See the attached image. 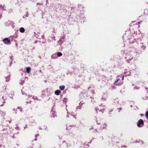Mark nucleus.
<instances>
[{
  "label": "nucleus",
  "mask_w": 148,
  "mask_h": 148,
  "mask_svg": "<svg viewBox=\"0 0 148 148\" xmlns=\"http://www.w3.org/2000/svg\"><path fill=\"white\" fill-rule=\"evenodd\" d=\"M18 108V109L21 112L22 111V109L21 107H19Z\"/></svg>",
  "instance_id": "17"
},
{
  "label": "nucleus",
  "mask_w": 148,
  "mask_h": 148,
  "mask_svg": "<svg viewBox=\"0 0 148 148\" xmlns=\"http://www.w3.org/2000/svg\"><path fill=\"white\" fill-rule=\"evenodd\" d=\"M0 114L1 115V116L3 117L5 116V112L4 111H0Z\"/></svg>",
  "instance_id": "9"
},
{
  "label": "nucleus",
  "mask_w": 148,
  "mask_h": 148,
  "mask_svg": "<svg viewBox=\"0 0 148 148\" xmlns=\"http://www.w3.org/2000/svg\"><path fill=\"white\" fill-rule=\"evenodd\" d=\"M2 98L3 99V100H4V101H3V103H5V99H4V97L3 96V97H2Z\"/></svg>",
  "instance_id": "20"
},
{
  "label": "nucleus",
  "mask_w": 148,
  "mask_h": 148,
  "mask_svg": "<svg viewBox=\"0 0 148 148\" xmlns=\"http://www.w3.org/2000/svg\"><path fill=\"white\" fill-rule=\"evenodd\" d=\"M119 79H118L115 82V83H116V82H117Z\"/></svg>",
  "instance_id": "24"
},
{
  "label": "nucleus",
  "mask_w": 148,
  "mask_h": 148,
  "mask_svg": "<svg viewBox=\"0 0 148 148\" xmlns=\"http://www.w3.org/2000/svg\"><path fill=\"white\" fill-rule=\"evenodd\" d=\"M22 94H23V95H24V93H23V92H22Z\"/></svg>",
  "instance_id": "34"
},
{
  "label": "nucleus",
  "mask_w": 148,
  "mask_h": 148,
  "mask_svg": "<svg viewBox=\"0 0 148 148\" xmlns=\"http://www.w3.org/2000/svg\"><path fill=\"white\" fill-rule=\"evenodd\" d=\"M66 117H68V115H67V116H66Z\"/></svg>",
  "instance_id": "36"
},
{
  "label": "nucleus",
  "mask_w": 148,
  "mask_h": 148,
  "mask_svg": "<svg viewBox=\"0 0 148 148\" xmlns=\"http://www.w3.org/2000/svg\"><path fill=\"white\" fill-rule=\"evenodd\" d=\"M3 41L4 42V44L6 45H10L11 44L10 39L8 38H5L3 39Z\"/></svg>",
  "instance_id": "2"
},
{
  "label": "nucleus",
  "mask_w": 148,
  "mask_h": 148,
  "mask_svg": "<svg viewBox=\"0 0 148 148\" xmlns=\"http://www.w3.org/2000/svg\"><path fill=\"white\" fill-rule=\"evenodd\" d=\"M139 88L138 87H136L134 89H138Z\"/></svg>",
  "instance_id": "27"
},
{
  "label": "nucleus",
  "mask_w": 148,
  "mask_h": 148,
  "mask_svg": "<svg viewBox=\"0 0 148 148\" xmlns=\"http://www.w3.org/2000/svg\"><path fill=\"white\" fill-rule=\"evenodd\" d=\"M122 84V82H121V83H117L116 84V85H118V86H119L121 84Z\"/></svg>",
  "instance_id": "21"
},
{
  "label": "nucleus",
  "mask_w": 148,
  "mask_h": 148,
  "mask_svg": "<svg viewBox=\"0 0 148 148\" xmlns=\"http://www.w3.org/2000/svg\"><path fill=\"white\" fill-rule=\"evenodd\" d=\"M39 135V134H36V135H35V137L36 138V137L37 136H38Z\"/></svg>",
  "instance_id": "23"
},
{
  "label": "nucleus",
  "mask_w": 148,
  "mask_h": 148,
  "mask_svg": "<svg viewBox=\"0 0 148 148\" xmlns=\"http://www.w3.org/2000/svg\"><path fill=\"white\" fill-rule=\"evenodd\" d=\"M13 111L15 114L16 113V110L15 108L13 109Z\"/></svg>",
  "instance_id": "18"
},
{
  "label": "nucleus",
  "mask_w": 148,
  "mask_h": 148,
  "mask_svg": "<svg viewBox=\"0 0 148 148\" xmlns=\"http://www.w3.org/2000/svg\"><path fill=\"white\" fill-rule=\"evenodd\" d=\"M19 31L23 33L25 32V29L23 27H21L19 29Z\"/></svg>",
  "instance_id": "10"
},
{
  "label": "nucleus",
  "mask_w": 148,
  "mask_h": 148,
  "mask_svg": "<svg viewBox=\"0 0 148 148\" xmlns=\"http://www.w3.org/2000/svg\"><path fill=\"white\" fill-rule=\"evenodd\" d=\"M146 47V46L143 45L141 47V48L143 49V50H144L145 49Z\"/></svg>",
  "instance_id": "16"
},
{
  "label": "nucleus",
  "mask_w": 148,
  "mask_h": 148,
  "mask_svg": "<svg viewBox=\"0 0 148 148\" xmlns=\"http://www.w3.org/2000/svg\"><path fill=\"white\" fill-rule=\"evenodd\" d=\"M147 74H148V73H147Z\"/></svg>",
  "instance_id": "38"
},
{
  "label": "nucleus",
  "mask_w": 148,
  "mask_h": 148,
  "mask_svg": "<svg viewBox=\"0 0 148 148\" xmlns=\"http://www.w3.org/2000/svg\"><path fill=\"white\" fill-rule=\"evenodd\" d=\"M124 77V76H123V77H122V79H123Z\"/></svg>",
  "instance_id": "28"
},
{
  "label": "nucleus",
  "mask_w": 148,
  "mask_h": 148,
  "mask_svg": "<svg viewBox=\"0 0 148 148\" xmlns=\"http://www.w3.org/2000/svg\"><path fill=\"white\" fill-rule=\"evenodd\" d=\"M63 144L64 146H66V148H68L71 146V145L69 143H67L65 141H63Z\"/></svg>",
  "instance_id": "4"
},
{
  "label": "nucleus",
  "mask_w": 148,
  "mask_h": 148,
  "mask_svg": "<svg viewBox=\"0 0 148 148\" xmlns=\"http://www.w3.org/2000/svg\"><path fill=\"white\" fill-rule=\"evenodd\" d=\"M144 125V122L142 119H140L138 122L137 126L138 127H141V125Z\"/></svg>",
  "instance_id": "3"
},
{
  "label": "nucleus",
  "mask_w": 148,
  "mask_h": 148,
  "mask_svg": "<svg viewBox=\"0 0 148 148\" xmlns=\"http://www.w3.org/2000/svg\"><path fill=\"white\" fill-rule=\"evenodd\" d=\"M12 137L13 138H14V136H12Z\"/></svg>",
  "instance_id": "37"
},
{
  "label": "nucleus",
  "mask_w": 148,
  "mask_h": 148,
  "mask_svg": "<svg viewBox=\"0 0 148 148\" xmlns=\"http://www.w3.org/2000/svg\"><path fill=\"white\" fill-rule=\"evenodd\" d=\"M65 88V86H59V88L61 90H63Z\"/></svg>",
  "instance_id": "11"
},
{
  "label": "nucleus",
  "mask_w": 148,
  "mask_h": 148,
  "mask_svg": "<svg viewBox=\"0 0 148 148\" xmlns=\"http://www.w3.org/2000/svg\"><path fill=\"white\" fill-rule=\"evenodd\" d=\"M138 54V53L135 51H130L126 53L125 58L128 63L132 64L133 62L130 61L134 56H136Z\"/></svg>",
  "instance_id": "1"
},
{
  "label": "nucleus",
  "mask_w": 148,
  "mask_h": 148,
  "mask_svg": "<svg viewBox=\"0 0 148 148\" xmlns=\"http://www.w3.org/2000/svg\"><path fill=\"white\" fill-rule=\"evenodd\" d=\"M26 70L27 73H29L30 71V68L29 67H27L26 68Z\"/></svg>",
  "instance_id": "12"
},
{
  "label": "nucleus",
  "mask_w": 148,
  "mask_h": 148,
  "mask_svg": "<svg viewBox=\"0 0 148 148\" xmlns=\"http://www.w3.org/2000/svg\"><path fill=\"white\" fill-rule=\"evenodd\" d=\"M14 95V92L13 91H11L10 93L9 94V96L11 99H13V96Z\"/></svg>",
  "instance_id": "5"
},
{
  "label": "nucleus",
  "mask_w": 148,
  "mask_h": 148,
  "mask_svg": "<svg viewBox=\"0 0 148 148\" xmlns=\"http://www.w3.org/2000/svg\"><path fill=\"white\" fill-rule=\"evenodd\" d=\"M33 99H35V98H34V97H33Z\"/></svg>",
  "instance_id": "33"
},
{
  "label": "nucleus",
  "mask_w": 148,
  "mask_h": 148,
  "mask_svg": "<svg viewBox=\"0 0 148 148\" xmlns=\"http://www.w3.org/2000/svg\"><path fill=\"white\" fill-rule=\"evenodd\" d=\"M146 116L147 117H147H148V110L147 111V112H146Z\"/></svg>",
  "instance_id": "19"
},
{
  "label": "nucleus",
  "mask_w": 148,
  "mask_h": 148,
  "mask_svg": "<svg viewBox=\"0 0 148 148\" xmlns=\"http://www.w3.org/2000/svg\"><path fill=\"white\" fill-rule=\"evenodd\" d=\"M101 127L103 129H106V127L107 126V124L106 123H104L103 125H101Z\"/></svg>",
  "instance_id": "6"
},
{
  "label": "nucleus",
  "mask_w": 148,
  "mask_h": 148,
  "mask_svg": "<svg viewBox=\"0 0 148 148\" xmlns=\"http://www.w3.org/2000/svg\"><path fill=\"white\" fill-rule=\"evenodd\" d=\"M24 128L25 129L26 127V126L25 127H24Z\"/></svg>",
  "instance_id": "32"
},
{
  "label": "nucleus",
  "mask_w": 148,
  "mask_h": 148,
  "mask_svg": "<svg viewBox=\"0 0 148 148\" xmlns=\"http://www.w3.org/2000/svg\"><path fill=\"white\" fill-rule=\"evenodd\" d=\"M65 38V36L64 35H63L62 36V37H61V38L60 39V40H61L62 41V39H64Z\"/></svg>",
  "instance_id": "15"
},
{
  "label": "nucleus",
  "mask_w": 148,
  "mask_h": 148,
  "mask_svg": "<svg viewBox=\"0 0 148 148\" xmlns=\"http://www.w3.org/2000/svg\"><path fill=\"white\" fill-rule=\"evenodd\" d=\"M102 100H103L104 101H105L106 100V99L105 98H102L101 99Z\"/></svg>",
  "instance_id": "25"
},
{
  "label": "nucleus",
  "mask_w": 148,
  "mask_h": 148,
  "mask_svg": "<svg viewBox=\"0 0 148 148\" xmlns=\"http://www.w3.org/2000/svg\"><path fill=\"white\" fill-rule=\"evenodd\" d=\"M37 139L36 138L35 139V140L36 141L37 140Z\"/></svg>",
  "instance_id": "30"
},
{
  "label": "nucleus",
  "mask_w": 148,
  "mask_h": 148,
  "mask_svg": "<svg viewBox=\"0 0 148 148\" xmlns=\"http://www.w3.org/2000/svg\"><path fill=\"white\" fill-rule=\"evenodd\" d=\"M101 139H103V137H101Z\"/></svg>",
  "instance_id": "35"
},
{
  "label": "nucleus",
  "mask_w": 148,
  "mask_h": 148,
  "mask_svg": "<svg viewBox=\"0 0 148 148\" xmlns=\"http://www.w3.org/2000/svg\"><path fill=\"white\" fill-rule=\"evenodd\" d=\"M61 92V91L59 90H57L55 91V94L57 95H59Z\"/></svg>",
  "instance_id": "7"
},
{
  "label": "nucleus",
  "mask_w": 148,
  "mask_h": 148,
  "mask_svg": "<svg viewBox=\"0 0 148 148\" xmlns=\"http://www.w3.org/2000/svg\"><path fill=\"white\" fill-rule=\"evenodd\" d=\"M3 104H2V105H1V106H3Z\"/></svg>",
  "instance_id": "31"
},
{
  "label": "nucleus",
  "mask_w": 148,
  "mask_h": 148,
  "mask_svg": "<svg viewBox=\"0 0 148 148\" xmlns=\"http://www.w3.org/2000/svg\"><path fill=\"white\" fill-rule=\"evenodd\" d=\"M121 109H122V108H119V109H120V110H121Z\"/></svg>",
  "instance_id": "29"
},
{
  "label": "nucleus",
  "mask_w": 148,
  "mask_h": 148,
  "mask_svg": "<svg viewBox=\"0 0 148 148\" xmlns=\"http://www.w3.org/2000/svg\"><path fill=\"white\" fill-rule=\"evenodd\" d=\"M10 77L8 76L6 78V82H8L9 81L10 79Z\"/></svg>",
  "instance_id": "14"
},
{
  "label": "nucleus",
  "mask_w": 148,
  "mask_h": 148,
  "mask_svg": "<svg viewBox=\"0 0 148 148\" xmlns=\"http://www.w3.org/2000/svg\"><path fill=\"white\" fill-rule=\"evenodd\" d=\"M35 123V121L34 120H32L29 123V125L31 126H32L34 125Z\"/></svg>",
  "instance_id": "8"
},
{
  "label": "nucleus",
  "mask_w": 148,
  "mask_h": 148,
  "mask_svg": "<svg viewBox=\"0 0 148 148\" xmlns=\"http://www.w3.org/2000/svg\"><path fill=\"white\" fill-rule=\"evenodd\" d=\"M112 88L113 89H114L115 88V87L114 86H112Z\"/></svg>",
  "instance_id": "26"
},
{
  "label": "nucleus",
  "mask_w": 148,
  "mask_h": 148,
  "mask_svg": "<svg viewBox=\"0 0 148 148\" xmlns=\"http://www.w3.org/2000/svg\"><path fill=\"white\" fill-rule=\"evenodd\" d=\"M100 111L101 112L103 113L104 112V110L103 109H101L100 110Z\"/></svg>",
  "instance_id": "22"
},
{
  "label": "nucleus",
  "mask_w": 148,
  "mask_h": 148,
  "mask_svg": "<svg viewBox=\"0 0 148 148\" xmlns=\"http://www.w3.org/2000/svg\"><path fill=\"white\" fill-rule=\"evenodd\" d=\"M57 55L58 56L60 57L62 55V54L61 52H58L57 53Z\"/></svg>",
  "instance_id": "13"
}]
</instances>
